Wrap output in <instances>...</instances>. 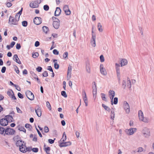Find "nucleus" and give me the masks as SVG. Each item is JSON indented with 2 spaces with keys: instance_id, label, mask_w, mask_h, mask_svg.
Masks as SVG:
<instances>
[{
  "instance_id": "6e6552de",
  "label": "nucleus",
  "mask_w": 154,
  "mask_h": 154,
  "mask_svg": "<svg viewBox=\"0 0 154 154\" xmlns=\"http://www.w3.org/2000/svg\"><path fill=\"white\" fill-rule=\"evenodd\" d=\"M62 143H60L59 146L60 147H64L70 146L71 145L72 143L70 141L67 142H64V141H62Z\"/></svg>"
},
{
  "instance_id": "5fc2aeb1",
  "label": "nucleus",
  "mask_w": 154,
  "mask_h": 154,
  "mask_svg": "<svg viewBox=\"0 0 154 154\" xmlns=\"http://www.w3.org/2000/svg\"><path fill=\"white\" fill-rule=\"evenodd\" d=\"M12 92V95H11V98L13 99L14 100H16V97L15 96L13 91L12 90H10Z\"/></svg>"
},
{
  "instance_id": "1a4fd4ad",
  "label": "nucleus",
  "mask_w": 154,
  "mask_h": 154,
  "mask_svg": "<svg viewBox=\"0 0 154 154\" xmlns=\"http://www.w3.org/2000/svg\"><path fill=\"white\" fill-rule=\"evenodd\" d=\"M142 133L146 137H148L150 135L149 130L146 128H144L142 131Z\"/></svg>"
},
{
  "instance_id": "e433bc0d",
  "label": "nucleus",
  "mask_w": 154,
  "mask_h": 154,
  "mask_svg": "<svg viewBox=\"0 0 154 154\" xmlns=\"http://www.w3.org/2000/svg\"><path fill=\"white\" fill-rule=\"evenodd\" d=\"M43 8L44 10L48 11L49 10V8L48 5H46L44 6Z\"/></svg>"
},
{
  "instance_id": "f3484780",
  "label": "nucleus",
  "mask_w": 154,
  "mask_h": 154,
  "mask_svg": "<svg viewBox=\"0 0 154 154\" xmlns=\"http://www.w3.org/2000/svg\"><path fill=\"white\" fill-rule=\"evenodd\" d=\"M128 63L127 60L125 59H122L120 62L121 67L126 65Z\"/></svg>"
},
{
  "instance_id": "20e7f679",
  "label": "nucleus",
  "mask_w": 154,
  "mask_h": 154,
  "mask_svg": "<svg viewBox=\"0 0 154 154\" xmlns=\"http://www.w3.org/2000/svg\"><path fill=\"white\" fill-rule=\"evenodd\" d=\"M91 33L92 34V38L91 41V44L93 47H95L96 46L95 39H96V35L93 34L94 31L93 30H92Z\"/></svg>"
},
{
  "instance_id": "0eeeda50",
  "label": "nucleus",
  "mask_w": 154,
  "mask_h": 154,
  "mask_svg": "<svg viewBox=\"0 0 154 154\" xmlns=\"http://www.w3.org/2000/svg\"><path fill=\"white\" fill-rule=\"evenodd\" d=\"M42 19L40 17H35L33 19L34 23L36 25H38L42 23Z\"/></svg>"
},
{
  "instance_id": "37998d69",
  "label": "nucleus",
  "mask_w": 154,
  "mask_h": 154,
  "mask_svg": "<svg viewBox=\"0 0 154 154\" xmlns=\"http://www.w3.org/2000/svg\"><path fill=\"white\" fill-rule=\"evenodd\" d=\"M116 74L117 75L120 74V69L119 67H116Z\"/></svg>"
},
{
  "instance_id": "4468645a",
  "label": "nucleus",
  "mask_w": 154,
  "mask_h": 154,
  "mask_svg": "<svg viewBox=\"0 0 154 154\" xmlns=\"http://www.w3.org/2000/svg\"><path fill=\"white\" fill-rule=\"evenodd\" d=\"M60 21H53V25L55 29H57L59 28L60 24Z\"/></svg>"
},
{
  "instance_id": "9b49d317",
  "label": "nucleus",
  "mask_w": 154,
  "mask_h": 154,
  "mask_svg": "<svg viewBox=\"0 0 154 154\" xmlns=\"http://www.w3.org/2000/svg\"><path fill=\"white\" fill-rule=\"evenodd\" d=\"M26 143H25L24 144L22 143L21 145V146L19 147V150L22 152L26 153Z\"/></svg>"
},
{
  "instance_id": "c03bdc74",
  "label": "nucleus",
  "mask_w": 154,
  "mask_h": 154,
  "mask_svg": "<svg viewBox=\"0 0 154 154\" xmlns=\"http://www.w3.org/2000/svg\"><path fill=\"white\" fill-rule=\"evenodd\" d=\"M36 69L37 72H40L42 71V68L41 67L38 66L36 68Z\"/></svg>"
},
{
  "instance_id": "2eb2a0df",
  "label": "nucleus",
  "mask_w": 154,
  "mask_h": 154,
  "mask_svg": "<svg viewBox=\"0 0 154 154\" xmlns=\"http://www.w3.org/2000/svg\"><path fill=\"white\" fill-rule=\"evenodd\" d=\"M61 11L60 8L57 7L54 12V16L56 17L59 16L61 13Z\"/></svg>"
},
{
  "instance_id": "79ce46f5",
  "label": "nucleus",
  "mask_w": 154,
  "mask_h": 154,
  "mask_svg": "<svg viewBox=\"0 0 154 154\" xmlns=\"http://www.w3.org/2000/svg\"><path fill=\"white\" fill-rule=\"evenodd\" d=\"M101 97L103 100L105 101H106V98L105 97V94L104 93H102L101 94Z\"/></svg>"
},
{
  "instance_id": "cd10ccee",
  "label": "nucleus",
  "mask_w": 154,
  "mask_h": 154,
  "mask_svg": "<svg viewBox=\"0 0 154 154\" xmlns=\"http://www.w3.org/2000/svg\"><path fill=\"white\" fill-rule=\"evenodd\" d=\"M97 27L99 31L100 32H102L103 31V29L102 28V26L100 23H98Z\"/></svg>"
},
{
  "instance_id": "ddd939ff",
  "label": "nucleus",
  "mask_w": 154,
  "mask_h": 154,
  "mask_svg": "<svg viewBox=\"0 0 154 154\" xmlns=\"http://www.w3.org/2000/svg\"><path fill=\"white\" fill-rule=\"evenodd\" d=\"M100 71L101 73L104 75H106L107 72L105 68H103V65L101 64L100 66Z\"/></svg>"
},
{
  "instance_id": "052dcab7",
  "label": "nucleus",
  "mask_w": 154,
  "mask_h": 154,
  "mask_svg": "<svg viewBox=\"0 0 154 154\" xmlns=\"http://www.w3.org/2000/svg\"><path fill=\"white\" fill-rule=\"evenodd\" d=\"M68 53L67 52H65L64 53L63 55V57L65 59L68 56Z\"/></svg>"
},
{
  "instance_id": "6ab92c4d",
  "label": "nucleus",
  "mask_w": 154,
  "mask_h": 154,
  "mask_svg": "<svg viewBox=\"0 0 154 154\" xmlns=\"http://www.w3.org/2000/svg\"><path fill=\"white\" fill-rule=\"evenodd\" d=\"M111 92H112V96L110 97V98L111 99V104L112 105H113V99L115 96V93L114 91L112 90H110L109 91V93H111Z\"/></svg>"
},
{
  "instance_id": "49530a36",
  "label": "nucleus",
  "mask_w": 154,
  "mask_h": 154,
  "mask_svg": "<svg viewBox=\"0 0 154 154\" xmlns=\"http://www.w3.org/2000/svg\"><path fill=\"white\" fill-rule=\"evenodd\" d=\"M14 68H15V71H16V72L17 74H19L20 72V71L18 67L14 65Z\"/></svg>"
},
{
  "instance_id": "ea45409f",
  "label": "nucleus",
  "mask_w": 154,
  "mask_h": 154,
  "mask_svg": "<svg viewBox=\"0 0 154 154\" xmlns=\"http://www.w3.org/2000/svg\"><path fill=\"white\" fill-rule=\"evenodd\" d=\"M21 138L20 137V136L18 135H17L15 136L13 138V140L14 141H17V139H20Z\"/></svg>"
},
{
  "instance_id": "3c124183",
  "label": "nucleus",
  "mask_w": 154,
  "mask_h": 154,
  "mask_svg": "<svg viewBox=\"0 0 154 154\" xmlns=\"http://www.w3.org/2000/svg\"><path fill=\"white\" fill-rule=\"evenodd\" d=\"M32 150L34 152H37L38 151V149L37 148H33L32 149Z\"/></svg>"
},
{
  "instance_id": "4be33fe9",
  "label": "nucleus",
  "mask_w": 154,
  "mask_h": 154,
  "mask_svg": "<svg viewBox=\"0 0 154 154\" xmlns=\"http://www.w3.org/2000/svg\"><path fill=\"white\" fill-rule=\"evenodd\" d=\"M57 61V60L55 59H54L53 62H54V66L55 69H57L59 68V65L58 64L57 62H56Z\"/></svg>"
},
{
  "instance_id": "c756f323",
  "label": "nucleus",
  "mask_w": 154,
  "mask_h": 154,
  "mask_svg": "<svg viewBox=\"0 0 154 154\" xmlns=\"http://www.w3.org/2000/svg\"><path fill=\"white\" fill-rule=\"evenodd\" d=\"M50 149V147L48 146L46 148H45L44 150L47 154H50L49 151Z\"/></svg>"
},
{
  "instance_id": "aec40b11",
  "label": "nucleus",
  "mask_w": 154,
  "mask_h": 154,
  "mask_svg": "<svg viewBox=\"0 0 154 154\" xmlns=\"http://www.w3.org/2000/svg\"><path fill=\"white\" fill-rule=\"evenodd\" d=\"M13 59L14 61H15L17 63H18V64H21V62L20 61L19 58L18 57V55L17 54H15L14 55L13 57Z\"/></svg>"
},
{
  "instance_id": "a211bd4d",
  "label": "nucleus",
  "mask_w": 154,
  "mask_h": 154,
  "mask_svg": "<svg viewBox=\"0 0 154 154\" xmlns=\"http://www.w3.org/2000/svg\"><path fill=\"white\" fill-rule=\"evenodd\" d=\"M86 71L88 73H90V65L89 62L88 61L86 62Z\"/></svg>"
},
{
  "instance_id": "09e8293b",
  "label": "nucleus",
  "mask_w": 154,
  "mask_h": 154,
  "mask_svg": "<svg viewBox=\"0 0 154 154\" xmlns=\"http://www.w3.org/2000/svg\"><path fill=\"white\" fill-rule=\"evenodd\" d=\"M53 53L56 55H57L59 54V52L57 49H54L53 51Z\"/></svg>"
},
{
  "instance_id": "58836bf2",
  "label": "nucleus",
  "mask_w": 154,
  "mask_h": 154,
  "mask_svg": "<svg viewBox=\"0 0 154 154\" xmlns=\"http://www.w3.org/2000/svg\"><path fill=\"white\" fill-rule=\"evenodd\" d=\"M126 86V81L125 80H123L122 82V88H123L124 89L125 88Z\"/></svg>"
},
{
  "instance_id": "c85d7f7f",
  "label": "nucleus",
  "mask_w": 154,
  "mask_h": 154,
  "mask_svg": "<svg viewBox=\"0 0 154 154\" xmlns=\"http://www.w3.org/2000/svg\"><path fill=\"white\" fill-rule=\"evenodd\" d=\"M40 3H40V2H38V1H35L34 2L33 4H34V6L35 7V8H37L38 7V5Z\"/></svg>"
},
{
  "instance_id": "e2e57ef3",
  "label": "nucleus",
  "mask_w": 154,
  "mask_h": 154,
  "mask_svg": "<svg viewBox=\"0 0 154 154\" xmlns=\"http://www.w3.org/2000/svg\"><path fill=\"white\" fill-rule=\"evenodd\" d=\"M6 68L5 66L2 67V69H1V72L2 73H4L5 72L6 70Z\"/></svg>"
},
{
  "instance_id": "9d476101",
  "label": "nucleus",
  "mask_w": 154,
  "mask_h": 154,
  "mask_svg": "<svg viewBox=\"0 0 154 154\" xmlns=\"http://www.w3.org/2000/svg\"><path fill=\"white\" fill-rule=\"evenodd\" d=\"M72 71V66L69 65L68 67L67 72V80H69L71 77V72Z\"/></svg>"
},
{
  "instance_id": "7ed1b4c3",
  "label": "nucleus",
  "mask_w": 154,
  "mask_h": 154,
  "mask_svg": "<svg viewBox=\"0 0 154 154\" xmlns=\"http://www.w3.org/2000/svg\"><path fill=\"white\" fill-rule=\"evenodd\" d=\"M27 98L31 100H33L34 99V96L31 91L28 90L25 92Z\"/></svg>"
},
{
  "instance_id": "c9c22d12",
  "label": "nucleus",
  "mask_w": 154,
  "mask_h": 154,
  "mask_svg": "<svg viewBox=\"0 0 154 154\" xmlns=\"http://www.w3.org/2000/svg\"><path fill=\"white\" fill-rule=\"evenodd\" d=\"M140 120L145 122H148L149 121L148 119L147 118L144 117Z\"/></svg>"
},
{
  "instance_id": "bb28decb",
  "label": "nucleus",
  "mask_w": 154,
  "mask_h": 154,
  "mask_svg": "<svg viewBox=\"0 0 154 154\" xmlns=\"http://www.w3.org/2000/svg\"><path fill=\"white\" fill-rule=\"evenodd\" d=\"M66 139V136L65 134V132H64L63 134L62 138L60 140V141H64Z\"/></svg>"
},
{
  "instance_id": "f03ea898",
  "label": "nucleus",
  "mask_w": 154,
  "mask_h": 154,
  "mask_svg": "<svg viewBox=\"0 0 154 154\" xmlns=\"http://www.w3.org/2000/svg\"><path fill=\"white\" fill-rule=\"evenodd\" d=\"M15 132V130L14 129L8 126L6 128V132L5 133V134L8 135H12L14 134Z\"/></svg>"
},
{
  "instance_id": "4c0bfd02",
  "label": "nucleus",
  "mask_w": 154,
  "mask_h": 154,
  "mask_svg": "<svg viewBox=\"0 0 154 154\" xmlns=\"http://www.w3.org/2000/svg\"><path fill=\"white\" fill-rule=\"evenodd\" d=\"M46 106L50 110H51V105L49 102L48 101L46 102Z\"/></svg>"
},
{
  "instance_id": "8fccbe9b",
  "label": "nucleus",
  "mask_w": 154,
  "mask_h": 154,
  "mask_svg": "<svg viewBox=\"0 0 154 154\" xmlns=\"http://www.w3.org/2000/svg\"><path fill=\"white\" fill-rule=\"evenodd\" d=\"M55 138H54V140L51 139H49L48 140V142L49 143L52 144L54 142V140H55Z\"/></svg>"
},
{
  "instance_id": "f704fd0d",
  "label": "nucleus",
  "mask_w": 154,
  "mask_h": 154,
  "mask_svg": "<svg viewBox=\"0 0 154 154\" xmlns=\"http://www.w3.org/2000/svg\"><path fill=\"white\" fill-rule=\"evenodd\" d=\"M18 129L20 131H23L25 133H26V130L23 127H20L19 128H18Z\"/></svg>"
},
{
  "instance_id": "473e14b6",
  "label": "nucleus",
  "mask_w": 154,
  "mask_h": 154,
  "mask_svg": "<svg viewBox=\"0 0 154 154\" xmlns=\"http://www.w3.org/2000/svg\"><path fill=\"white\" fill-rule=\"evenodd\" d=\"M22 25L25 27H26L28 25V22H27L26 20H24L22 22Z\"/></svg>"
},
{
  "instance_id": "864d4df0",
  "label": "nucleus",
  "mask_w": 154,
  "mask_h": 154,
  "mask_svg": "<svg viewBox=\"0 0 154 154\" xmlns=\"http://www.w3.org/2000/svg\"><path fill=\"white\" fill-rule=\"evenodd\" d=\"M30 74H31L32 76L34 78H35L37 77V75L35 74L33 71H31L30 72Z\"/></svg>"
},
{
  "instance_id": "f8f14e48",
  "label": "nucleus",
  "mask_w": 154,
  "mask_h": 154,
  "mask_svg": "<svg viewBox=\"0 0 154 154\" xmlns=\"http://www.w3.org/2000/svg\"><path fill=\"white\" fill-rule=\"evenodd\" d=\"M93 84H94V85H93L92 86V88L93 89L92 92L93 94V96L94 97L95 96V97H96L97 92L96 85L95 82H93Z\"/></svg>"
},
{
  "instance_id": "338daca9",
  "label": "nucleus",
  "mask_w": 154,
  "mask_h": 154,
  "mask_svg": "<svg viewBox=\"0 0 154 154\" xmlns=\"http://www.w3.org/2000/svg\"><path fill=\"white\" fill-rule=\"evenodd\" d=\"M32 141L35 142H37V135L36 134L34 135V137L33 138Z\"/></svg>"
},
{
  "instance_id": "4d7b16f0",
  "label": "nucleus",
  "mask_w": 154,
  "mask_h": 154,
  "mask_svg": "<svg viewBox=\"0 0 154 154\" xmlns=\"http://www.w3.org/2000/svg\"><path fill=\"white\" fill-rule=\"evenodd\" d=\"M100 62H103L104 61V59L103 56L101 55L100 56Z\"/></svg>"
},
{
  "instance_id": "6e6d98bb",
  "label": "nucleus",
  "mask_w": 154,
  "mask_h": 154,
  "mask_svg": "<svg viewBox=\"0 0 154 154\" xmlns=\"http://www.w3.org/2000/svg\"><path fill=\"white\" fill-rule=\"evenodd\" d=\"M17 95L19 98L20 99H23V95L20 92H18V93Z\"/></svg>"
},
{
  "instance_id": "a19ab883",
  "label": "nucleus",
  "mask_w": 154,
  "mask_h": 154,
  "mask_svg": "<svg viewBox=\"0 0 154 154\" xmlns=\"http://www.w3.org/2000/svg\"><path fill=\"white\" fill-rule=\"evenodd\" d=\"M118 102V98L117 97H115L114 98L113 104H117Z\"/></svg>"
},
{
  "instance_id": "13d9d810",
  "label": "nucleus",
  "mask_w": 154,
  "mask_h": 154,
  "mask_svg": "<svg viewBox=\"0 0 154 154\" xmlns=\"http://www.w3.org/2000/svg\"><path fill=\"white\" fill-rule=\"evenodd\" d=\"M53 134L55 137H57V131L56 130H54L53 131Z\"/></svg>"
},
{
  "instance_id": "39448f33",
  "label": "nucleus",
  "mask_w": 154,
  "mask_h": 154,
  "mask_svg": "<svg viewBox=\"0 0 154 154\" xmlns=\"http://www.w3.org/2000/svg\"><path fill=\"white\" fill-rule=\"evenodd\" d=\"M18 21H16V19L11 16L9 17L8 23L10 25H17Z\"/></svg>"
},
{
  "instance_id": "393cba45",
  "label": "nucleus",
  "mask_w": 154,
  "mask_h": 154,
  "mask_svg": "<svg viewBox=\"0 0 154 154\" xmlns=\"http://www.w3.org/2000/svg\"><path fill=\"white\" fill-rule=\"evenodd\" d=\"M42 30L43 32L47 34L48 33V31H49L48 28L46 26H43L42 27Z\"/></svg>"
},
{
  "instance_id": "dca6fc26",
  "label": "nucleus",
  "mask_w": 154,
  "mask_h": 154,
  "mask_svg": "<svg viewBox=\"0 0 154 154\" xmlns=\"http://www.w3.org/2000/svg\"><path fill=\"white\" fill-rule=\"evenodd\" d=\"M35 110L37 115L38 117H40L42 115V112L40 107L38 106L37 109L35 108Z\"/></svg>"
},
{
  "instance_id": "72a5a7b5",
  "label": "nucleus",
  "mask_w": 154,
  "mask_h": 154,
  "mask_svg": "<svg viewBox=\"0 0 154 154\" xmlns=\"http://www.w3.org/2000/svg\"><path fill=\"white\" fill-rule=\"evenodd\" d=\"M61 94L62 96H63L64 97L66 98L67 97V95L65 91H62L61 92Z\"/></svg>"
},
{
  "instance_id": "680f3d73",
  "label": "nucleus",
  "mask_w": 154,
  "mask_h": 154,
  "mask_svg": "<svg viewBox=\"0 0 154 154\" xmlns=\"http://www.w3.org/2000/svg\"><path fill=\"white\" fill-rule=\"evenodd\" d=\"M49 128L47 126H45L44 127V131L45 133H48L49 131Z\"/></svg>"
},
{
  "instance_id": "2f4dec72",
  "label": "nucleus",
  "mask_w": 154,
  "mask_h": 154,
  "mask_svg": "<svg viewBox=\"0 0 154 154\" xmlns=\"http://www.w3.org/2000/svg\"><path fill=\"white\" fill-rule=\"evenodd\" d=\"M128 131L129 132V133L128 134L130 135L133 134L134 133V130H133V128H130L128 130Z\"/></svg>"
},
{
  "instance_id": "0e129e2a",
  "label": "nucleus",
  "mask_w": 154,
  "mask_h": 154,
  "mask_svg": "<svg viewBox=\"0 0 154 154\" xmlns=\"http://www.w3.org/2000/svg\"><path fill=\"white\" fill-rule=\"evenodd\" d=\"M21 45L20 43H17L16 45V48L17 50H19L21 48Z\"/></svg>"
},
{
  "instance_id": "423d86ee",
  "label": "nucleus",
  "mask_w": 154,
  "mask_h": 154,
  "mask_svg": "<svg viewBox=\"0 0 154 154\" xmlns=\"http://www.w3.org/2000/svg\"><path fill=\"white\" fill-rule=\"evenodd\" d=\"M124 109L125 110L126 113L128 114L130 111L129 105L126 101L124 102Z\"/></svg>"
},
{
  "instance_id": "774afa93",
  "label": "nucleus",
  "mask_w": 154,
  "mask_h": 154,
  "mask_svg": "<svg viewBox=\"0 0 154 154\" xmlns=\"http://www.w3.org/2000/svg\"><path fill=\"white\" fill-rule=\"evenodd\" d=\"M127 85L129 88H131V83L130 81H129V82H127Z\"/></svg>"
},
{
  "instance_id": "a878e982",
  "label": "nucleus",
  "mask_w": 154,
  "mask_h": 154,
  "mask_svg": "<svg viewBox=\"0 0 154 154\" xmlns=\"http://www.w3.org/2000/svg\"><path fill=\"white\" fill-rule=\"evenodd\" d=\"M102 106L105 109V110L109 112H110V109L109 107L106 106L104 104H102Z\"/></svg>"
},
{
  "instance_id": "412c9836",
  "label": "nucleus",
  "mask_w": 154,
  "mask_h": 154,
  "mask_svg": "<svg viewBox=\"0 0 154 154\" xmlns=\"http://www.w3.org/2000/svg\"><path fill=\"white\" fill-rule=\"evenodd\" d=\"M5 132L6 128H5L4 127L0 126V134L5 136L6 135V134H5Z\"/></svg>"
},
{
  "instance_id": "de8ad7c7",
  "label": "nucleus",
  "mask_w": 154,
  "mask_h": 154,
  "mask_svg": "<svg viewBox=\"0 0 154 154\" xmlns=\"http://www.w3.org/2000/svg\"><path fill=\"white\" fill-rule=\"evenodd\" d=\"M42 75L43 77H46L48 76V74L47 71H45L42 74Z\"/></svg>"
},
{
  "instance_id": "69168bd1",
  "label": "nucleus",
  "mask_w": 154,
  "mask_h": 154,
  "mask_svg": "<svg viewBox=\"0 0 154 154\" xmlns=\"http://www.w3.org/2000/svg\"><path fill=\"white\" fill-rule=\"evenodd\" d=\"M143 151V149L142 147H139L138 148V151L137 152H141Z\"/></svg>"
},
{
  "instance_id": "bf43d9fd",
  "label": "nucleus",
  "mask_w": 154,
  "mask_h": 154,
  "mask_svg": "<svg viewBox=\"0 0 154 154\" xmlns=\"http://www.w3.org/2000/svg\"><path fill=\"white\" fill-rule=\"evenodd\" d=\"M32 148L31 147H26V146L25 151H26V152L27 151H30L32 150Z\"/></svg>"
},
{
  "instance_id": "7c9ffc66",
  "label": "nucleus",
  "mask_w": 154,
  "mask_h": 154,
  "mask_svg": "<svg viewBox=\"0 0 154 154\" xmlns=\"http://www.w3.org/2000/svg\"><path fill=\"white\" fill-rule=\"evenodd\" d=\"M38 53L37 52H35L32 54V57L34 58H37L38 57Z\"/></svg>"
},
{
  "instance_id": "f257e3e1",
  "label": "nucleus",
  "mask_w": 154,
  "mask_h": 154,
  "mask_svg": "<svg viewBox=\"0 0 154 154\" xmlns=\"http://www.w3.org/2000/svg\"><path fill=\"white\" fill-rule=\"evenodd\" d=\"M14 120L11 116L9 115L5 116L4 118L0 119V125L2 126H7L9 123L14 122Z\"/></svg>"
},
{
  "instance_id": "603ef678",
  "label": "nucleus",
  "mask_w": 154,
  "mask_h": 154,
  "mask_svg": "<svg viewBox=\"0 0 154 154\" xmlns=\"http://www.w3.org/2000/svg\"><path fill=\"white\" fill-rule=\"evenodd\" d=\"M14 115L15 113L13 111L11 110L10 111L9 115L10 116H11L13 118L14 116Z\"/></svg>"
},
{
  "instance_id": "a18cd8bd",
  "label": "nucleus",
  "mask_w": 154,
  "mask_h": 154,
  "mask_svg": "<svg viewBox=\"0 0 154 154\" xmlns=\"http://www.w3.org/2000/svg\"><path fill=\"white\" fill-rule=\"evenodd\" d=\"M20 16L19 14H17V13L15 16V18L16 19V21H19L20 19Z\"/></svg>"
},
{
  "instance_id": "b1692460",
  "label": "nucleus",
  "mask_w": 154,
  "mask_h": 154,
  "mask_svg": "<svg viewBox=\"0 0 154 154\" xmlns=\"http://www.w3.org/2000/svg\"><path fill=\"white\" fill-rule=\"evenodd\" d=\"M138 114L139 119L140 120L143 117V112L141 110H140L138 111Z\"/></svg>"
},
{
  "instance_id": "5701e85b",
  "label": "nucleus",
  "mask_w": 154,
  "mask_h": 154,
  "mask_svg": "<svg viewBox=\"0 0 154 154\" xmlns=\"http://www.w3.org/2000/svg\"><path fill=\"white\" fill-rule=\"evenodd\" d=\"M15 145L17 147H20L21 146V145L22 144V140H19L16 141Z\"/></svg>"
}]
</instances>
